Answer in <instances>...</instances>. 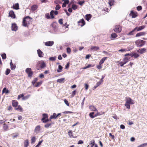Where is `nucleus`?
<instances>
[{
	"label": "nucleus",
	"mask_w": 147,
	"mask_h": 147,
	"mask_svg": "<svg viewBox=\"0 0 147 147\" xmlns=\"http://www.w3.org/2000/svg\"><path fill=\"white\" fill-rule=\"evenodd\" d=\"M125 101L126 103L125 104V106L129 109L130 108V105H133L134 103V100L129 97H126Z\"/></svg>",
	"instance_id": "obj_1"
},
{
	"label": "nucleus",
	"mask_w": 147,
	"mask_h": 147,
	"mask_svg": "<svg viewBox=\"0 0 147 147\" xmlns=\"http://www.w3.org/2000/svg\"><path fill=\"white\" fill-rule=\"evenodd\" d=\"M46 67L45 63L44 61H42L37 63L36 68L38 70H39L41 69L44 68Z\"/></svg>",
	"instance_id": "obj_2"
},
{
	"label": "nucleus",
	"mask_w": 147,
	"mask_h": 147,
	"mask_svg": "<svg viewBox=\"0 0 147 147\" xmlns=\"http://www.w3.org/2000/svg\"><path fill=\"white\" fill-rule=\"evenodd\" d=\"M135 42L137 47H141L144 45L146 41L141 39H138L135 41Z\"/></svg>",
	"instance_id": "obj_3"
},
{
	"label": "nucleus",
	"mask_w": 147,
	"mask_h": 147,
	"mask_svg": "<svg viewBox=\"0 0 147 147\" xmlns=\"http://www.w3.org/2000/svg\"><path fill=\"white\" fill-rule=\"evenodd\" d=\"M42 118L41 119V121L43 123H46L48 121H51V119H48V115L47 114L43 113L42 115Z\"/></svg>",
	"instance_id": "obj_4"
},
{
	"label": "nucleus",
	"mask_w": 147,
	"mask_h": 147,
	"mask_svg": "<svg viewBox=\"0 0 147 147\" xmlns=\"http://www.w3.org/2000/svg\"><path fill=\"white\" fill-rule=\"evenodd\" d=\"M30 17L29 16H26L25 17L23 20V25L24 26H27L29 24V19Z\"/></svg>",
	"instance_id": "obj_5"
},
{
	"label": "nucleus",
	"mask_w": 147,
	"mask_h": 147,
	"mask_svg": "<svg viewBox=\"0 0 147 147\" xmlns=\"http://www.w3.org/2000/svg\"><path fill=\"white\" fill-rule=\"evenodd\" d=\"M26 72L28 74V76L31 78L33 74V72L32 70V69L30 68H27L25 70Z\"/></svg>",
	"instance_id": "obj_6"
},
{
	"label": "nucleus",
	"mask_w": 147,
	"mask_h": 147,
	"mask_svg": "<svg viewBox=\"0 0 147 147\" xmlns=\"http://www.w3.org/2000/svg\"><path fill=\"white\" fill-rule=\"evenodd\" d=\"M113 30L116 33H120L121 31L122 27L119 25H116L115 26Z\"/></svg>",
	"instance_id": "obj_7"
},
{
	"label": "nucleus",
	"mask_w": 147,
	"mask_h": 147,
	"mask_svg": "<svg viewBox=\"0 0 147 147\" xmlns=\"http://www.w3.org/2000/svg\"><path fill=\"white\" fill-rule=\"evenodd\" d=\"M78 24L79 26L82 27L85 24V22L83 19L80 20L78 22Z\"/></svg>",
	"instance_id": "obj_8"
},
{
	"label": "nucleus",
	"mask_w": 147,
	"mask_h": 147,
	"mask_svg": "<svg viewBox=\"0 0 147 147\" xmlns=\"http://www.w3.org/2000/svg\"><path fill=\"white\" fill-rule=\"evenodd\" d=\"M129 15L131 16L132 18H135L138 16V14L137 12H134L133 11H131Z\"/></svg>",
	"instance_id": "obj_9"
},
{
	"label": "nucleus",
	"mask_w": 147,
	"mask_h": 147,
	"mask_svg": "<svg viewBox=\"0 0 147 147\" xmlns=\"http://www.w3.org/2000/svg\"><path fill=\"white\" fill-rule=\"evenodd\" d=\"M12 105L13 107L15 108L17 107L18 104V101L15 100H13L12 101Z\"/></svg>",
	"instance_id": "obj_10"
},
{
	"label": "nucleus",
	"mask_w": 147,
	"mask_h": 147,
	"mask_svg": "<svg viewBox=\"0 0 147 147\" xmlns=\"http://www.w3.org/2000/svg\"><path fill=\"white\" fill-rule=\"evenodd\" d=\"M41 127L39 125L36 126L34 129V132L38 134L40 132V131L41 129Z\"/></svg>",
	"instance_id": "obj_11"
},
{
	"label": "nucleus",
	"mask_w": 147,
	"mask_h": 147,
	"mask_svg": "<svg viewBox=\"0 0 147 147\" xmlns=\"http://www.w3.org/2000/svg\"><path fill=\"white\" fill-rule=\"evenodd\" d=\"M54 43V42L53 41H49L46 42L45 45L47 46H51Z\"/></svg>",
	"instance_id": "obj_12"
},
{
	"label": "nucleus",
	"mask_w": 147,
	"mask_h": 147,
	"mask_svg": "<svg viewBox=\"0 0 147 147\" xmlns=\"http://www.w3.org/2000/svg\"><path fill=\"white\" fill-rule=\"evenodd\" d=\"M18 29V27L17 26L16 24H12L11 29L13 31H16Z\"/></svg>",
	"instance_id": "obj_13"
},
{
	"label": "nucleus",
	"mask_w": 147,
	"mask_h": 147,
	"mask_svg": "<svg viewBox=\"0 0 147 147\" xmlns=\"http://www.w3.org/2000/svg\"><path fill=\"white\" fill-rule=\"evenodd\" d=\"M145 32H141L137 33L135 37H137L144 35L146 34Z\"/></svg>",
	"instance_id": "obj_14"
},
{
	"label": "nucleus",
	"mask_w": 147,
	"mask_h": 147,
	"mask_svg": "<svg viewBox=\"0 0 147 147\" xmlns=\"http://www.w3.org/2000/svg\"><path fill=\"white\" fill-rule=\"evenodd\" d=\"M9 16L13 18H16L15 15L13 11L12 10L10 11L9 12Z\"/></svg>",
	"instance_id": "obj_15"
},
{
	"label": "nucleus",
	"mask_w": 147,
	"mask_h": 147,
	"mask_svg": "<svg viewBox=\"0 0 147 147\" xmlns=\"http://www.w3.org/2000/svg\"><path fill=\"white\" fill-rule=\"evenodd\" d=\"M145 27L146 26H145L143 25L142 26H140L138 27H136L135 28H136V30H137V31H138L143 29L145 28Z\"/></svg>",
	"instance_id": "obj_16"
},
{
	"label": "nucleus",
	"mask_w": 147,
	"mask_h": 147,
	"mask_svg": "<svg viewBox=\"0 0 147 147\" xmlns=\"http://www.w3.org/2000/svg\"><path fill=\"white\" fill-rule=\"evenodd\" d=\"M146 49L145 48H144L141 49H140L138 51V52L140 54H142L146 52Z\"/></svg>",
	"instance_id": "obj_17"
},
{
	"label": "nucleus",
	"mask_w": 147,
	"mask_h": 147,
	"mask_svg": "<svg viewBox=\"0 0 147 147\" xmlns=\"http://www.w3.org/2000/svg\"><path fill=\"white\" fill-rule=\"evenodd\" d=\"M89 109L92 111H98L97 109L96 108V107L94 106H90L89 107Z\"/></svg>",
	"instance_id": "obj_18"
},
{
	"label": "nucleus",
	"mask_w": 147,
	"mask_h": 147,
	"mask_svg": "<svg viewBox=\"0 0 147 147\" xmlns=\"http://www.w3.org/2000/svg\"><path fill=\"white\" fill-rule=\"evenodd\" d=\"M24 147H28L29 145V142L28 140H25L24 142Z\"/></svg>",
	"instance_id": "obj_19"
},
{
	"label": "nucleus",
	"mask_w": 147,
	"mask_h": 147,
	"mask_svg": "<svg viewBox=\"0 0 147 147\" xmlns=\"http://www.w3.org/2000/svg\"><path fill=\"white\" fill-rule=\"evenodd\" d=\"M38 56L40 57H43V52L40 49H38L37 51Z\"/></svg>",
	"instance_id": "obj_20"
},
{
	"label": "nucleus",
	"mask_w": 147,
	"mask_h": 147,
	"mask_svg": "<svg viewBox=\"0 0 147 147\" xmlns=\"http://www.w3.org/2000/svg\"><path fill=\"white\" fill-rule=\"evenodd\" d=\"M38 7V6L37 5H34L32 6L31 9V11H33L36 10Z\"/></svg>",
	"instance_id": "obj_21"
},
{
	"label": "nucleus",
	"mask_w": 147,
	"mask_h": 147,
	"mask_svg": "<svg viewBox=\"0 0 147 147\" xmlns=\"http://www.w3.org/2000/svg\"><path fill=\"white\" fill-rule=\"evenodd\" d=\"M92 15L90 14H87L85 16V19L87 21H89L92 18Z\"/></svg>",
	"instance_id": "obj_22"
},
{
	"label": "nucleus",
	"mask_w": 147,
	"mask_h": 147,
	"mask_svg": "<svg viewBox=\"0 0 147 147\" xmlns=\"http://www.w3.org/2000/svg\"><path fill=\"white\" fill-rule=\"evenodd\" d=\"M13 8L16 10L19 9V5L18 3L14 4L13 5Z\"/></svg>",
	"instance_id": "obj_23"
},
{
	"label": "nucleus",
	"mask_w": 147,
	"mask_h": 147,
	"mask_svg": "<svg viewBox=\"0 0 147 147\" xmlns=\"http://www.w3.org/2000/svg\"><path fill=\"white\" fill-rule=\"evenodd\" d=\"M130 59V58L127 57H125L123 59V61H124V63L126 64L127 63V62H128Z\"/></svg>",
	"instance_id": "obj_24"
},
{
	"label": "nucleus",
	"mask_w": 147,
	"mask_h": 147,
	"mask_svg": "<svg viewBox=\"0 0 147 147\" xmlns=\"http://www.w3.org/2000/svg\"><path fill=\"white\" fill-rule=\"evenodd\" d=\"M107 57H105L102 58L100 61L99 64L100 65H102L103 63H104L105 60L107 59Z\"/></svg>",
	"instance_id": "obj_25"
},
{
	"label": "nucleus",
	"mask_w": 147,
	"mask_h": 147,
	"mask_svg": "<svg viewBox=\"0 0 147 147\" xmlns=\"http://www.w3.org/2000/svg\"><path fill=\"white\" fill-rule=\"evenodd\" d=\"M115 1L114 0H109L108 3L110 6H111L114 5Z\"/></svg>",
	"instance_id": "obj_26"
},
{
	"label": "nucleus",
	"mask_w": 147,
	"mask_h": 147,
	"mask_svg": "<svg viewBox=\"0 0 147 147\" xmlns=\"http://www.w3.org/2000/svg\"><path fill=\"white\" fill-rule=\"evenodd\" d=\"M17 107V108L16 107L15 108L16 110L18 111H20V112L22 111L23 109L20 105L18 106Z\"/></svg>",
	"instance_id": "obj_27"
},
{
	"label": "nucleus",
	"mask_w": 147,
	"mask_h": 147,
	"mask_svg": "<svg viewBox=\"0 0 147 147\" xmlns=\"http://www.w3.org/2000/svg\"><path fill=\"white\" fill-rule=\"evenodd\" d=\"M10 65L11 69L12 70H14L16 68V66L12 63V61H11L10 63Z\"/></svg>",
	"instance_id": "obj_28"
},
{
	"label": "nucleus",
	"mask_w": 147,
	"mask_h": 147,
	"mask_svg": "<svg viewBox=\"0 0 147 147\" xmlns=\"http://www.w3.org/2000/svg\"><path fill=\"white\" fill-rule=\"evenodd\" d=\"M43 82V81H41L40 82H37L35 84V85L34 86L35 87H38L40 86V85L42 84Z\"/></svg>",
	"instance_id": "obj_29"
},
{
	"label": "nucleus",
	"mask_w": 147,
	"mask_h": 147,
	"mask_svg": "<svg viewBox=\"0 0 147 147\" xmlns=\"http://www.w3.org/2000/svg\"><path fill=\"white\" fill-rule=\"evenodd\" d=\"M56 114L55 113H54L52 115H51L50 117V119L51 120L52 119H56L57 118L56 117Z\"/></svg>",
	"instance_id": "obj_30"
},
{
	"label": "nucleus",
	"mask_w": 147,
	"mask_h": 147,
	"mask_svg": "<svg viewBox=\"0 0 147 147\" xmlns=\"http://www.w3.org/2000/svg\"><path fill=\"white\" fill-rule=\"evenodd\" d=\"M136 30V28H134L132 30L129 32L127 34L128 35H133L134 34V32Z\"/></svg>",
	"instance_id": "obj_31"
},
{
	"label": "nucleus",
	"mask_w": 147,
	"mask_h": 147,
	"mask_svg": "<svg viewBox=\"0 0 147 147\" xmlns=\"http://www.w3.org/2000/svg\"><path fill=\"white\" fill-rule=\"evenodd\" d=\"M64 78L59 79L57 80V82H59V83H61L62 82H64Z\"/></svg>",
	"instance_id": "obj_32"
},
{
	"label": "nucleus",
	"mask_w": 147,
	"mask_h": 147,
	"mask_svg": "<svg viewBox=\"0 0 147 147\" xmlns=\"http://www.w3.org/2000/svg\"><path fill=\"white\" fill-rule=\"evenodd\" d=\"M68 135L69 136L70 138H76V137H74V136L72 135V131L71 130L69 131L68 132Z\"/></svg>",
	"instance_id": "obj_33"
},
{
	"label": "nucleus",
	"mask_w": 147,
	"mask_h": 147,
	"mask_svg": "<svg viewBox=\"0 0 147 147\" xmlns=\"http://www.w3.org/2000/svg\"><path fill=\"white\" fill-rule=\"evenodd\" d=\"M118 36L117 34L115 33H113L111 34V37L113 38H115Z\"/></svg>",
	"instance_id": "obj_34"
},
{
	"label": "nucleus",
	"mask_w": 147,
	"mask_h": 147,
	"mask_svg": "<svg viewBox=\"0 0 147 147\" xmlns=\"http://www.w3.org/2000/svg\"><path fill=\"white\" fill-rule=\"evenodd\" d=\"M54 13V11L52 10L50 12V15L51 16V18L52 19H53L54 18V16H53V14Z\"/></svg>",
	"instance_id": "obj_35"
},
{
	"label": "nucleus",
	"mask_w": 147,
	"mask_h": 147,
	"mask_svg": "<svg viewBox=\"0 0 147 147\" xmlns=\"http://www.w3.org/2000/svg\"><path fill=\"white\" fill-rule=\"evenodd\" d=\"M63 69V67L61 65H59L58 66V68L57 70V71L58 72H61Z\"/></svg>",
	"instance_id": "obj_36"
},
{
	"label": "nucleus",
	"mask_w": 147,
	"mask_h": 147,
	"mask_svg": "<svg viewBox=\"0 0 147 147\" xmlns=\"http://www.w3.org/2000/svg\"><path fill=\"white\" fill-rule=\"evenodd\" d=\"M38 78H34V79L33 80L32 82V84L34 86L35 85V84L36 83V82L38 80Z\"/></svg>",
	"instance_id": "obj_37"
},
{
	"label": "nucleus",
	"mask_w": 147,
	"mask_h": 147,
	"mask_svg": "<svg viewBox=\"0 0 147 147\" xmlns=\"http://www.w3.org/2000/svg\"><path fill=\"white\" fill-rule=\"evenodd\" d=\"M99 49V47H98L93 46L91 48V49L96 51Z\"/></svg>",
	"instance_id": "obj_38"
},
{
	"label": "nucleus",
	"mask_w": 147,
	"mask_h": 147,
	"mask_svg": "<svg viewBox=\"0 0 147 147\" xmlns=\"http://www.w3.org/2000/svg\"><path fill=\"white\" fill-rule=\"evenodd\" d=\"M8 128V126L5 124L4 123L3 125V129L5 131L7 130Z\"/></svg>",
	"instance_id": "obj_39"
},
{
	"label": "nucleus",
	"mask_w": 147,
	"mask_h": 147,
	"mask_svg": "<svg viewBox=\"0 0 147 147\" xmlns=\"http://www.w3.org/2000/svg\"><path fill=\"white\" fill-rule=\"evenodd\" d=\"M31 143L32 144L34 143L36 141V138L34 136L31 139Z\"/></svg>",
	"instance_id": "obj_40"
},
{
	"label": "nucleus",
	"mask_w": 147,
	"mask_h": 147,
	"mask_svg": "<svg viewBox=\"0 0 147 147\" xmlns=\"http://www.w3.org/2000/svg\"><path fill=\"white\" fill-rule=\"evenodd\" d=\"M94 112H92L90 113L89 114V116L92 118H93L95 117L94 115H93L94 114Z\"/></svg>",
	"instance_id": "obj_41"
},
{
	"label": "nucleus",
	"mask_w": 147,
	"mask_h": 147,
	"mask_svg": "<svg viewBox=\"0 0 147 147\" xmlns=\"http://www.w3.org/2000/svg\"><path fill=\"white\" fill-rule=\"evenodd\" d=\"M2 92L3 93H9V90L6 88H4Z\"/></svg>",
	"instance_id": "obj_42"
},
{
	"label": "nucleus",
	"mask_w": 147,
	"mask_h": 147,
	"mask_svg": "<svg viewBox=\"0 0 147 147\" xmlns=\"http://www.w3.org/2000/svg\"><path fill=\"white\" fill-rule=\"evenodd\" d=\"M45 18L48 19H49L51 18V17H50V15L49 13H46L45 14Z\"/></svg>",
	"instance_id": "obj_43"
},
{
	"label": "nucleus",
	"mask_w": 147,
	"mask_h": 147,
	"mask_svg": "<svg viewBox=\"0 0 147 147\" xmlns=\"http://www.w3.org/2000/svg\"><path fill=\"white\" fill-rule=\"evenodd\" d=\"M90 145H91V147H93L95 144V141L94 140H93L92 141H91L90 142V143L89 144Z\"/></svg>",
	"instance_id": "obj_44"
},
{
	"label": "nucleus",
	"mask_w": 147,
	"mask_h": 147,
	"mask_svg": "<svg viewBox=\"0 0 147 147\" xmlns=\"http://www.w3.org/2000/svg\"><path fill=\"white\" fill-rule=\"evenodd\" d=\"M134 58H136L139 56V55L136 53H134L133 54V55Z\"/></svg>",
	"instance_id": "obj_45"
},
{
	"label": "nucleus",
	"mask_w": 147,
	"mask_h": 147,
	"mask_svg": "<svg viewBox=\"0 0 147 147\" xmlns=\"http://www.w3.org/2000/svg\"><path fill=\"white\" fill-rule=\"evenodd\" d=\"M52 125L51 123H47L44 126L45 128H48Z\"/></svg>",
	"instance_id": "obj_46"
},
{
	"label": "nucleus",
	"mask_w": 147,
	"mask_h": 147,
	"mask_svg": "<svg viewBox=\"0 0 147 147\" xmlns=\"http://www.w3.org/2000/svg\"><path fill=\"white\" fill-rule=\"evenodd\" d=\"M119 62V65L121 67L123 66L125 64V63H124V61H117V63Z\"/></svg>",
	"instance_id": "obj_47"
},
{
	"label": "nucleus",
	"mask_w": 147,
	"mask_h": 147,
	"mask_svg": "<svg viewBox=\"0 0 147 147\" xmlns=\"http://www.w3.org/2000/svg\"><path fill=\"white\" fill-rule=\"evenodd\" d=\"M93 66H94L92 65H91V64H89L87 66L83 67L82 69H85L87 68H88L89 67H93Z\"/></svg>",
	"instance_id": "obj_48"
},
{
	"label": "nucleus",
	"mask_w": 147,
	"mask_h": 147,
	"mask_svg": "<svg viewBox=\"0 0 147 147\" xmlns=\"http://www.w3.org/2000/svg\"><path fill=\"white\" fill-rule=\"evenodd\" d=\"M1 56L2 58V59H5L6 58V54L5 53H3L1 55Z\"/></svg>",
	"instance_id": "obj_49"
},
{
	"label": "nucleus",
	"mask_w": 147,
	"mask_h": 147,
	"mask_svg": "<svg viewBox=\"0 0 147 147\" xmlns=\"http://www.w3.org/2000/svg\"><path fill=\"white\" fill-rule=\"evenodd\" d=\"M10 70L9 69H7L5 71V74L7 75H8L10 72Z\"/></svg>",
	"instance_id": "obj_50"
},
{
	"label": "nucleus",
	"mask_w": 147,
	"mask_h": 147,
	"mask_svg": "<svg viewBox=\"0 0 147 147\" xmlns=\"http://www.w3.org/2000/svg\"><path fill=\"white\" fill-rule=\"evenodd\" d=\"M69 64L70 63L69 62L67 63L66 65H65V69H68L69 68Z\"/></svg>",
	"instance_id": "obj_51"
},
{
	"label": "nucleus",
	"mask_w": 147,
	"mask_h": 147,
	"mask_svg": "<svg viewBox=\"0 0 147 147\" xmlns=\"http://www.w3.org/2000/svg\"><path fill=\"white\" fill-rule=\"evenodd\" d=\"M147 145V143H145L142 144L140 146H138V147H144Z\"/></svg>",
	"instance_id": "obj_52"
},
{
	"label": "nucleus",
	"mask_w": 147,
	"mask_h": 147,
	"mask_svg": "<svg viewBox=\"0 0 147 147\" xmlns=\"http://www.w3.org/2000/svg\"><path fill=\"white\" fill-rule=\"evenodd\" d=\"M85 3V1H79L78 2V4L80 5H82L84 3Z\"/></svg>",
	"instance_id": "obj_53"
},
{
	"label": "nucleus",
	"mask_w": 147,
	"mask_h": 147,
	"mask_svg": "<svg viewBox=\"0 0 147 147\" xmlns=\"http://www.w3.org/2000/svg\"><path fill=\"white\" fill-rule=\"evenodd\" d=\"M64 102L66 104V105L69 106V104L68 102V101L67 99H65L64 100Z\"/></svg>",
	"instance_id": "obj_54"
},
{
	"label": "nucleus",
	"mask_w": 147,
	"mask_h": 147,
	"mask_svg": "<svg viewBox=\"0 0 147 147\" xmlns=\"http://www.w3.org/2000/svg\"><path fill=\"white\" fill-rule=\"evenodd\" d=\"M76 90L73 91L72 92L71 97H74L76 94Z\"/></svg>",
	"instance_id": "obj_55"
},
{
	"label": "nucleus",
	"mask_w": 147,
	"mask_h": 147,
	"mask_svg": "<svg viewBox=\"0 0 147 147\" xmlns=\"http://www.w3.org/2000/svg\"><path fill=\"white\" fill-rule=\"evenodd\" d=\"M24 96V94H21L19 95L18 96V99H19L21 98H23V96Z\"/></svg>",
	"instance_id": "obj_56"
},
{
	"label": "nucleus",
	"mask_w": 147,
	"mask_h": 147,
	"mask_svg": "<svg viewBox=\"0 0 147 147\" xmlns=\"http://www.w3.org/2000/svg\"><path fill=\"white\" fill-rule=\"evenodd\" d=\"M72 8L74 10H75L77 9V7L76 5L73 4L72 5Z\"/></svg>",
	"instance_id": "obj_57"
},
{
	"label": "nucleus",
	"mask_w": 147,
	"mask_h": 147,
	"mask_svg": "<svg viewBox=\"0 0 147 147\" xmlns=\"http://www.w3.org/2000/svg\"><path fill=\"white\" fill-rule=\"evenodd\" d=\"M142 7L141 6H138L136 7L137 10L138 11L142 10Z\"/></svg>",
	"instance_id": "obj_58"
},
{
	"label": "nucleus",
	"mask_w": 147,
	"mask_h": 147,
	"mask_svg": "<svg viewBox=\"0 0 147 147\" xmlns=\"http://www.w3.org/2000/svg\"><path fill=\"white\" fill-rule=\"evenodd\" d=\"M56 57H51L49 58V60L51 61H54L55 60Z\"/></svg>",
	"instance_id": "obj_59"
},
{
	"label": "nucleus",
	"mask_w": 147,
	"mask_h": 147,
	"mask_svg": "<svg viewBox=\"0 0 147 147\" xmlns=\"http://www.w3.org/2000/svg\"><path fill=\"white\" fill-rule=\"evenodd\" d=\"M29 97V95L26 96H23V97L22 98V99L23 100H26L28 99V98Z\"/></svg>",
	"instance_id": "obj_60"
},
{
	"label": "nucleus",
	"mask_w": 147,
	"mask_h": 147,
	"mask_svg": "<svg viewBox=\"0 0 147 147\" xmlns=\"http://www.w3.org/2000/svg\"><path fill=\"white\" fill-rule=\"evenodd\" d=\"M60 8V6L58 4L56 5V7L55 8V9L56 10H58Z\"/></svg>",
	"instance_id": "obj_61"
},
{
	"label": "nucleus",
	"mask_w": 147,
	"mask_h": 147,
	"mask_svg": "<svg viewBox=\"0 0 147 147\" xmlns=\"http://www.w3.org/2000/svg\"><path fill=\"white\" fill-rule=\"evenodd\" d=\"M67 52L68 54H70L71 52V49L69 47H67Z\"/></svg>",
	"instance_id": "obj_62"
},
{
	"label": "nucleus",
	"mask_w": 147,
	"mask_h": 147,
	"mask_svg": "<svg viewBox=\"0 0 147 147\" xmlns=\"http://www.w3.org/2000/svg\"><path fill=\"white\" fill-rule=\"evenodd\" d=\"M127 51L126 49H121L119 50V52H125Z\"/></svg>",
	"instance_id": "obj_63"
},
{
	"label": "nucleus",
	"mask_w": 147,
	"mask_h": 147,
	"mask_svg": "<svg viewBox=\"0 0 147 147\" xmlns=\"http://www.w3.org/2000/svg\"><path fill=\"white\" fill-rule=\"evenodd\" d=\"M84 87L85 88V90H86L88 89L89 87V85L87 84H84Z\"/></svg>",
	"instance_id": "obj_64"
}]
</instances>
